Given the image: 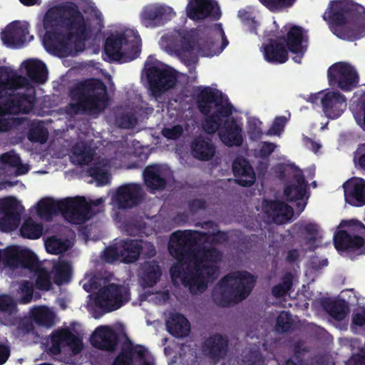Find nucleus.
<instances>
[{"label":"nucleus","mask_w":365,"mask_h":365,"mask_svg":"<svg viewBox=\"0 0 365 365\" xmlns=\"http://www.w3.org/2000/svg\"><path fill=\"white\" fill-rule=\"evenodd\" d=\"M213 237L201 235L198 231L178 230L170 240L168 249L178 262L170 269L175 284L187 287L192 294L207 288L205 274L212 277L217 272L215 264L221 261L222 254L212 245Z\"/></svg>","instance_id":"f257e3e1"},{"label":"nucleus","mask_w":365,"mask_h":365,"mask_svg":"<svg viewBox=\"0 0 365 365\" xmlns=\"http://www.w3.org/2000/svg\"><path fill=\"white\" fill-rule=\"evenodd\" d=\"M25 207L14 196L0 198V228H44L41 222H51L61 214L68 223L82 225L93 215L85 197L55 200L42 198L23 216Z\"/></svg>","instance_id":"f03ea898"},{"label":"nucleus","mask_w":365,"mask_h":365,"mask_svg":"<svg viewBox=\"0 0 365 365\" xmlns=\"http://www.w3.org/2000/svg\"><path fill=\"white\" fill-rule=\"evenodd\" d=\"M43 26L45 38L63 54L70 55L74 40L83 44L89 38V30L78 6L69 2L51 8Z\"/></svg>","instance_id":"7ed1b4c3"},{"label":"nucleus","mask_w":365,"mask_h":365,"mask_svg":"<svg viewBox=\"0 0 365 365\" xmlns=\"http://www.w3.org/2000/svg\"><path fill=\"white\" fill-rule=\"evenodd\" d=\"M83 287L87 292H93L88 296L86 307L95 319L99 318L104 313L116 310L127 303L130 299L128 289L122 285L108 284L98 288L96 277L86 275L83 281Z\"/></svg>","instance_id":"20e7f679"},{"label":"nucleus","mask_w":365,"mask_h":365,"mask_svg":"<svg viewBox=\"0 0 365 365\" xmlns=\"http://www.w3.org/2000/svg\"><path fill=\"white\" fill-rule=\"evenodd\" d=\"M72 101L68 104L75 114L98 115L106 108L109 102L107 88L98 78H89L70 88Z\"/></svg>","instance_id":"39448f33"},{"label":"nucleus","mask_w":365,"mask_h":365,"mask_svg":"<svg viewBox=\"0 0 365 365\" xmlns=\"http://www.w3.org/2000/svg\"><path fill=\"white\" fill-rule=\"evenodd\" d=\"M323 18L331 27H339L341 35L338 36L342 38L354 41L365 36L364 19L356 11L355 6L347 1H332Z\"/></svg>","instance_id":"423d86ee"},{"label":"nucleus","mask_w":365,"mask_h":365,"mask_svg":"<svg viewBox=\"0 0 365 365\" xmlns=\"http://www.w3.org/2000/svg\"><path fill=\"white\" fill-rule=\"evenodd\" d=\"M255 279L247 272H235L225 277L215 287L214 297L222 306L246 298L254 286Z\"/></svg>","instance_id":"0eeeda50"},{"label":"nucleus","mask_w":365,"mask_h":365,"mask_svg":"<svg viewBox=\"0 0 365 365\" xmlns=\"http://www.w3.org/2000/svg\"><path fill=\"white\" fill-rule=\"evenodd\" d=\"M147 78L149 91L155 98L168 90L174 88L177 83V75L174 69L169 66L160 68L152 65L147 68Z\"/></svg>","instance_id":"6e6552de"},{"label":"nucleus","mask_w":365,"mask_h":365,"mask_svg":"<svg viewBox=\"0 0 365 365\" xmlns=\"http://www.w3.org/2000/svg\"><path fill=\"white\" fill-rule=\"evenodd\" d=\"M135 41L138 40V36H133ZM130 51L126 53L122 51L123 46H128L129 40L127 34H118L116 35L109 36L105 42L104 52L113 61H121L125 58V61H133L137 58L140 53V46L137 42L132 41Z\"/></svg>","instance_id":"1a4fd4ad"},{"label":"nucleus","mask_w":365,"mask_h":365,"mask_svg":"<svg viewBox=\"0 0 365 365\" xmlns=\"http://www.w3.org/2000/svg\"><path fill=\"white\" fill-rule=\"evenodd\" d=\"M330 86L336 85L344 91H350L356 87L359 76L354 68L346 62H337L327 71Z\"/></svg>","instance_id":"9d476101"},{"label":"nucleus","mask_w":365,"mask_h":365,"mask_svg":"<svg viewBox=\"0 0 365 365\" xmlns=\"http://www.w3.org/2000/svg\"><path fill=\"white\" fill-rule=\"evenodd\" d=\"M334 241L339 252L365 254V230H340L334 235Z\"/></svg>","instance_id":"9b49d317"},{"label":"nucleus","mask_w":365,"mask_h":365,"mask_svg":"<svg viewBox=\"0 0 365 365\" xmlns=\"http://www.w3.org/2000/svg\"><path fill=\"white\" fill-rule=\"evenodd\" d=\"M72 267L69 262L60 259L54 263L53 270L48 273L40 269L36 279L37 287L43 290H48L51 287V279L57 284L67 283L71 277Z\"/></svg>","instance_id":"f8f14e48"},{"label":"nucleus","mask_w":365,"mask_h":365,"mask_svg":"<svg viewBox=\"0 0 365 365\" xmlns=\"http://www.w3.org/2000/svg\"><path fill=\"white\" fill-rule=\"evenodd\" d=\"M141 250L142 245L137 241L120 242L105 250L104 258L108 262L120 260L130 263L137 260Z\"/></svg>","instance_id":"ddd939ff"},{"label":"nucleus","mask_w":365,"mask_h":365,"mask_svg":"<svg viewBox=\"0 0 365 365\" xmlns=\"http://www.w3.org/2000/svg\"><path fill=\"white\" fill-rule=\"evenodd\" d=\"M187 17L193 21L211 18L217 20L221 16L220 7L213 0H190L186 7Z\"/></svg>","instance_id":"4468645a"},{"label":"nucleus","mask_w":365,"mask_h":365,"mask_svg":"<svg viewBox=\"0 0 365 365\" xmlns=\"http://www.w3.org/2000/svg\"><path fill=\"white\" fill-rule=\"evenodd\" d=\"M6 253L5 260L9 267H22L33 269L38 265V259L30 249L18 246L9 247Z\"/></svg>","instance_id":"2eb2a0df"},{"label":"nucleus","mask_w":365,"mask_h":365,"mask_svg":"<svg viewBox=\"0 0 365 365\" xmlns=\"http://www.w3.org/2000/svg\"><path fill=\"white\" fill-rule=\"evenodd\" d=\"M113 365H154V359L146 348L135 345L123 350Z\"/></svg>","instance_id":"dca6fc26"},{"label":"nucleus","mask_w":365,"mask_h":365,"mask_svg":"<svg viewBox=\"0 0 365 365\" xmlns=\"http://www.w3.org/2000/svg\"><path fill=\"white\" fill-rule=\"evenodd\" d=\"M145 192L140 184L130 183L119 187L115 200L119 208L128 209L139 205L144 200Z\"/></svg>","instance_id":"f3484780"},{"label":"nucleus","mask_w":365,"mask_h":365,"mask_svg":"<svg viewBox=\"0 0 365 365\" xmlns=\"http://www.w3.org/2000/svg\"><path fill=\"white\" fill-rule=\"evenodd\" d=\"M175 15L169 6L149 5L144 7L141 14V23L146 28H155L165 24Z\"/></svg>","instance_id":"a211bd4d"},{"label":"nucleus","mask_w":365,"mask_h":365,"mask_svg":"<svg viewBox=\"0 0 365 365\" xmlns=\"http://www.w3.org/2000/svg\"><path fill=\"white\" fill-rule=\"evenodd\" d=\"M51 343L49 350L53 354H57L66 348L71 349L76 354L79 353L83 348L81 339L66 329L55 331L51 336Z\"/></svg>","instance_id":"6ab92c4d"},{"label":"nucleus","mask_w":365,"mask_h":365,"mask_svg":"<svg viewBox=\"0 0 365 365\" xmlns=\"http://www.w3.org/2000/svg\"><path fill=\"white\" fill-rule=\"evenodd\" d=\"M262 205L264 212L275 224L286 223L294 216L293 208L282 201L264 200Z\"/></svg>","instance_id":"aec40b11"},{"label":"nucleus","mask_w":365,"mask_h":365,"mask_svg":"<svg viewBox=\"0 0 365 365\" xmlns=\"http://www.w3.org/2000/svg\"><path fill=\"white\" fill-rule=\"evenodd\" d=\"M36 101V92L33 88L26 92L16 93L10 96L5 104V109L10 113H28L34 108Z\"/></svg>","instance_id":"412c9836"},{"label":"nucleus","mask_w":365,"mask_h":365,"mask_svg":"<svg viewBox=\"0 0 365 365\" xmlns=\"http://www.w3.org/2000/svg\"><path fill=\"white\" fill-rule=\"evenodd\" d=\"M345 202L354 207L365 205V180L351 178L343 185Z\"/></svg>","instance_id":"4be33fe9"},{"label":"nucleus","mask_w":365,"mask_h":365,"mask_svg":"<svg viewBox=\"0 0 365 365\" xmlns=\"http://www.w3.org/2000/svg\"><path fill=\"white\" fill-rule=\"evenodd\" d=\"M143 175L145 186L153 193L164 190L167 185L168 170L160 165H148Z\"/></svg>","instance_id":"5701e85b"},{"label":"nucleus","mask_w":365,"mask_h":365,"mask_svg":"<svg viewBox=\"0 0 365 365\" xmlns=\"http://www.w3.org/2000/svg\"><path fill=\"white\" fill-rule=\"evenodd\" d=\"M321 103L325 115L331 119L341 116L346 107L345 96L338 91L326 93L321 99Z\"/></svg>","instance_id":"b1692460"},{"label":"nucleus","mask_w":365,"mask_h":365,"mask_svg":"<svg viewBox=\"0 0 365 365\" xmlns=\"http://www.w3.org/2000/svg\"><path fill=\"white\" fill-rule=\"evenodd\" d=\"M242 128L235 118H227L219 130L222 142L228 147L240 146L243 143Z\"/></svg>","instance_id":"393cba45"},{"label":"nucleus","mask_w":365,"mask_h":365,"mask_svg":"<svg viewBox=\"0 0 365 365\" xmlns=\"http://www.w3.org/2000/svg\"><path fill=\"white\" fill-rule=\"evenodd\" d=\"M236 182L243 187H250L255 182V173L250 162L242 156L237 157L232 165Z\"/></svg>","instance_id":"a878e982"},{"label":"nucleus","mask_w":365,"mask_h":365,"mask_svg":"<svg viewBox=\"0 0 365 365\" xmlns=\"http://www.w3.org/2000/svg\"><path fill=\"white\" fill-rule=\"evenodd\" d=\"M28 84L29 80L26 77L14 73L6 66H0V98L6 94L7 91H16Z\"/></svg>","instance_id":"bb28decb"},{"label":"nucleus","mask_w":365,"mask_h":365,"mask_svg":"<svg viewBox=\"0 0 365 365\" xmlns=\"http://www.w3.org/2000/svg\"><path fill=\"white\" fill-rule=\"evenodd\" d=\"M123 329L122 325H115L114 327L101 326L96 329L91 336L92 344L100 349L111 350L115 345L117 335L115 330Z\"/></svg>","instance_id":"cd10ccee"},{"label":"nucleus","mask_w":365,"mask_h":365,"mask_svg":"<svg viewBox=\"0 0 365 365\" xmlns=\"http://www.w3.org/2000/svg\"><path fill=\"white\" fill-rule=\"evenodd\" d=\"M29 24L15 21L11 23L2 33L3 42L9 46H21L26 41Z\"/></svg>","instance_id":"c85d7f7f"},{"label":"nucleus","mask_w":365,"mask_h":365,"mask_svg":"<svg viewBox=\"0 0 365 365\" xmlns=\"http://www.w3.org/2000/svg\"><path fill=\"white\" fill-rule=\"evenodd\" d=\"M200 91L196 96V103L200 112L206 115L211 112V104L215 103L219 106L222 101V93L218 90H213L210 87L200 88Z\"/></svg>","instance_id":"c756f323"},{"label":"nucleus","mask_w":365,"mask_h":365,"mask_svg":"<svg viewBox=\"0 0 365 365\" xmlns=\"http://www.w3.org/2000/svg\"><path fill=\"white\" fill-rule=\"evenodd\" d=\"M192 156L201 161H209L216 153V147L210 138L199 135L193 139L190 145Z\"/></svg>","instance_id":"7c9ffc66"},{"label":"nucleus","mask_w":365,"mask_h":365,"mask_svg":"<svg viewBox=\"0 0 365 365\" xmlns=\"http://www.w3.org/2000/svg\"><path fill=\"white\" fill-rule=\"evenodd\" d=\"M263 48L264 58L269 63L282 64L288 60V50L283 43L277 39H269Z\"/></svg>","instance_id":"2f4dec72"},{"label":"nucleus","mask_w":365,"mask_h":365,"mask_svg":"<svg viewBox=\"0 0 365 365\" xmlns=\"http://www.w3.org/2000/svg\"><path fill=\"white\" fill-rule=\"evenodd\" d=\"M197 46V41L191 33L185 31L180 34V46L177 52L186 64L191 65L195 62L196 56L192 52Z\"/></svg>","instance_id":"473e14b6"},{"label":"nucleus","mask_w":365,"mask_h":365,"mask_svg":"<svg viewBox=\"0 0 365 365\" xmlns=\"http://www.w3.org/2000/svg\"><path fill=\"white\" fill-rule=\"evenodd\" d=\"M304 35L302 27L299 26H293L284 36L280 37L286 43V48L288 51L294 54H299L302 56L305 50L302 46Z\"/></svg>","instance_id":"72a5a7b5"},{"label":"nucleus","mask_w":365,"mask_h":365,"mask_svg":"<svg viewBox=\"0 0 365 365\" xmlns=\"http://www.w3.org/2000/svg\"><path fill=\"white\" fill-rule=\"evenodd\" d=\"M294 179L297 184L287 185L284 190L285 198L289 202L303 200L307 191V182L302 170L294 175Z\"/></svg>","instance_id":"f704fd0d"},{"label":"nucleus","mask_w":365,"mask_h":365,"mask_svg":"<svg viewBox=\"0 0 365 365\" xmlns=\"http://www.w3.org/2000/svg\"><path fill=\"white\" fill-rule=\"evenodd\" d=\"M26 76L33 82L43 83L47 80L48 71L46 64L36 59L28 60L25 62Z\"/></svg>","instance_id":"c9c22d12"},{"label":"nucleus","mask_w":365,"mask_h":365,"mask_svg":"<svg viewBox=\"0 0 365 365\" xmlns=\"http://www.w3.org/2000/svg\"><path fill=\"white\" fill-rule=\"evenodd\" d=\"M168 331L177 336H187L190 331V324L186 318L181 314H173L167 322Z\"/></svg>","instance_id":"e433bc0d"},{"label":"nucleus","mask_w":365,"mask_h":365,"mask_svg":"<svg viewBox=\"0 0 365 365\" xmlns=\"http://www.w3.org/2000/svg\"><path fill=\"white\" fill-rule=\"evenodd\" d=\"M34 320L38 324L50 327L54 322V312L46 307H36L31 310Z\"/></svg>","instance_id":"4c0bfd02"},{"label":"nucleus","mask_w":365,"mask_h":365,"mask_svg":"<svg viewBox=\"0 0 365 365\" xmlns=\"http://www.w3.org/2000/svg\"><path fill=\"white\" fill-rule=\"evenodd\" d=\"M218 38L212 36L210 34L206 35L205 38H200L197 41L198 51L203 56H214L217 55L218 47L217 46Z\"/></svg>","instance_id":"58836bf2"},{"label":"nucleus","mask_w":365,"mask_h":365,"mask_svg":"<svg viewBox=\"0 0 365 365\" xmlns=\"http://www.w3.org/2000/svg\"><path fill=\"white\" fill-rule=\"evenodd\" d=\"M73 156L81 165H88L93 159V151L83 143H78L73 147Z\"/></svg>","instance_id":"ea45409f"},{"label":"nucleus","mask_w":365,"mask_h":365,"mask_svg":"<svg viewBox=\"0 0 365 365\" xmlns=\"http://www.w3.org/2000/svg\"><path fill=\"white\" fill-rule=\"evenodd\" d=\"M226 346L227 340L220 335L211 337L206 343L208 354L215 360L224 354Z\"/></svg>","instance_id":"a19ab883"},{"label":"nucleus","mask_w":365,"mask_h":365,"mask_svg":"<svg viewBox=\"0 0 365 365\" xmlns=\"http://www.w3.org/2000/svg\"><path fill=\"white\" fill-rule=\"evenodd\" d=\"M160 269L155 262L148 263L145 265L141 276V284L143 287L153 286L160 277Z\"/></svg>","instance_id":"79ce46f5"},{"label":"nucleus","mask_w":365,"mask_h":365,"mask_svg":"<svg viewBox=\"0 0 365 365\" xmlns=\"http://www.w3.org/2000/svg\"><path fill=\"white\" fill-rule=\"evenodd\" d=\"M48 137V131L43 125L33 123L27 133V138L32 143H39L43 144L46 143Z\"/></svg>","instance_id":"37998d69"},{"label":"nucleus","mask_w":365,"mask_h":365,"mask_svg":"<svg viewBox=\"0 0 365 365\" xmlns=\"http://www.w3.org/2000/svg\"><path fill=\"white\" fill-rule=\"evenodd\" d=\"M71 242L56 237H51L46 240L45 247L46 251L53 255H58L66 251L71 247Z\"/></svg>","instance_id":"c03bdc74"},{"label":"nucleus","mask_w":365,"mask_h":365,"mask_svg":"<svg viewBox=\"0 0 365 365\" xmlns=\"http://www.w3.org/2000/svg\"><path fill=\"white\" fill-rule=\"evenodd\" d=\"M297 0H259V1L272 13L286 11L292 7Z\"/></svg>","instance_id":"a18cd8bd"},{"label":"nucleus","mask_w":365,"mask_h":365,"mask_svg":"<svg viewBox=\"0 0 365 365\" xmlns=\"http://www.w3.org/2000/svg\"><path fill=\"white\" fill-rule=\"evenodd\" d=\"M205 116V120L202 123V129L203 130L210 135H212L215 133L217 130L219 131L220 128L222 127V120L220 118H218L217 115H215L213 113L210 114V113Z\"/></svg>","instance_id":"49530a36"},{"label":"nucleus","mask_w":365,"mask_h":365,"mask_svg":"<svg viewBox=\"0 0 365 365\" xmlns=\"http://www.w3.org/2000/svg\"><path fill=\"white\" fill-rule=\"evenodd\" d=\"M105 165L101 162L96 163L88 169L89 175L98 182H106L108 179V173L104 168Z\"/></svg>","instance_id":"de8ad7c7"},{"label":"nucleus","mask_w":365,"mask_h":365,"mask_svg":"<svg viewBox=\"0 0 365 365\" xmlns=\"http://www.w3.org/2000/svg\"><path fill=\"white\" fill-rule=\"evenodd\" d=\"M353 160L356 168L365 173V143L358 145L354 153Z\"/></svg>","instance_id":"09e8293b"},{"label":"nucleus","mask_w":365,"mask_h":365,"mask_svg":"<svg viewBox=\"0 0 365 365\" xmlns=\"http://www.w3.org/2000/svg\"><path fill=\"white\" fill-rule=\"evenodd\" d=\"M19 301L21 303H29L32 298L33 287L32 284L29 282L21 283L19 289Z\"/></svg>","instance_id":"8fccbe9b"},{"label":"nucleus","mask_w":365,"mask_h":365,"mask_svg":"<svg viewBox=\"0 0 365 365\" xmlns=\"http://www.w3.org/2000/svg\"><path fill=\"white\" fill-rule=\"evenodd\" d=\"M287 123V118L284 116L276 117L272 123V126L267 130V135H279L283 130Z\"/></svg>","instance_id":"3c124183"},{"label":"nucleus","mask_w":365,"mask_h":365,"mask_svg":"<svg viewBox=\"0 0 365 365\" xmlns=\"http://www.w3.org/2000/svg\"><path fill=\"white\" fill-rule=\"evenodd\" d=\"M330 315L336 320L344 319L347 314V307L344 303L334 304L329 310Z\"/></svg>","instance_id":"603ef678"},{"label":"nucleus","mask_w":365,"mask_h":365,"mask_svg":"<svg viewBox=\"0 0 365 365\" xmlns=\"http://www.w3.org/2000/svg\"><path fill=\"white\" fill-rule=\"evenodd\" d=\"M261 124L262 122L259 120H254L253 122H250L247 133L250 140L256 141L261 139L263 134L260 128Z\"/></svg>","instance_id":"864d4df0"},{"label":"nucleus","mask_w":365,"mask_h":365,"mask_svg":"<svg viewBox=\"0 0 365 365\" xmlns=\"http://www.w3.org/2000/svg\"><path fill=\"white\" fill-rule=\"evenodd\" d=\"M183 133L181 125H175L171 128H165L162 130L163 135L169 140H177Z\"/></svg>","instance_id":"5fc2aeb1"},{"label":"nucleus","mask_w":365,"mask_h":365,"mask_svg":"<svg viewBox=\"0 0 365 365\" xmlns=\"http://www.w3.org/2000/svg\"><path fill=\"white\" fill-rule=\"evenodd\" d=\"M292 276L287 274L285 276L282 284L276 286L272 289V293L276 297L283 296L291 287Z\"/></svg>","instance_id":"6e6d98bb"},{"label":"nucleus","mask_w":365,"mask_h":365,"mask_svg":"<svg viewBox=\"0 0 365 365\" xmlns=\"http://www.w3.org/2000/svg\"><path fill=\"white\" fill-rule=\"evenodd\" d=\"M21 158L19 155L11 153H5L0 156L2 164L11 168H15L20 164Z\"/></svg>","instance_id":"4d7b16f0"},{"label":"nucleus","mask_w":365,"mask_h":365,"mask_svg":"<svg viewBox=\"0 0 365 365\" xmlns=\"http://www.w3.org/2000/svg\"><path fill=\"white\" fill-rule=\"evenodd\" d=\"M291 324V318L289 313L283 312L279 314L277 319L278 330L286 331Z\"/></svg>","instance_id":"13d9d810"},{"label":"nucleus","mask_w":365,"mask_h":365,"mask_svg":"<svg viewBox=\"0 0 365 365\" xmlns=\"http://www.w3.org/2000/svg\"><path fill=\"white\" fill-rule=\"evenodd\" d=\"M335 228H365V225L357 219L342 220Z\"/></svg>","instance_id":"bf43d9fd"},{"label":"nucleus","mask_w":365,"mask_h":365,"mask_svg":"<svg viewBox=\"0 0 365 365\" xmlns=\"http://www.w3.org/2000/svg\"><path fill=\"white\" fill-rule=\"evenodd\" d=\"M221 103L219 106H216L217 109L213 113L220 118H228L232 114L233 106L230 103L222 105Z\"/></svg>","instance_id":"052dcab7"},{"label":"nucleus","mask_w":365,"mask_h":365,"mask_svg":"<svg viewBox=\"0 0 365 365\" xmlns=\"http://www.w3.org/2000/svg\"><path fill=\"white\" fill-rule=\"evenodd\" d=\"M15 231L16 230H11ZM19 231V235L24 238L29 240H37L40 238L43 233L41 230H16Z\"/></svg>","instance_id":"680f3d73"},{"label":"nucleus","mask_w":365,"mask_h":365,"mask_svg":"<svg viewBox=\"0 0 365 365\" xmlns=\"http://www.w3.org/2000/svg\"><path fill=\"white\" fill-rule=\"evenodd\" d=\"M276 145L273 143L264 142L259 149L260 157L265 158H268L275 150Z\"/></svg>","instance_id":"e2e57ef3"},{"label":"nucleus","mask_w":365,"mask_h":365,"mask_svg":"<svg viewBox=\"0 0 365 365\" xmlns=\"http://www.w3.org/2000/svg\"><path fill=\"white\" fill-rule=\"evenodd\" d=\"M14 307L13 299L8 295H0V310L10 311Z\"/></svg>","instance_id":"0e129e2a"},{"label":"nucleus","mask_w":365,"mask_h":365,"mask_svg":"<svg viewBox=\"0 0 365 365\" xmlns=\"http://www.w3.org/2000/svg\"><path fill=\"white\" fill-rule=\"evenodd\" d=\"M188 207L190 212H196L200 210L205 209L206 202L202 199H194L189 202Z\"/></svg>","instance_id":"69168bd1"},{"label":"nucleus","mask_w":365,"mask_h":365,"mask_svg":"<svg viewBox=\"0 0 365 365\" xmlns=\"http://www.w3.org/2000/svg\"><path fill=\"white\" fill-rule=\"evenodd\" d=\"M346 365H365V352L354 354L347 362Z\"/></svg>","instance_id":"338daca9"},{"label":"nucleus","mask_w":365,"mask_h":365,"mask_svg":"<svg viewBox=\"0 0 365 365\" xmlns=\"http://www.w3.org/2000/svg\"><path fill=\"white\" fill-rule=\"evenodd\" d=\"M361 115H355V120L357 125L365 132V101H364L361 106Z\"/></svg>","instance_id":"774afa93"}]
</instances>
